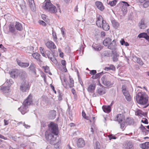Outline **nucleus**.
<instances>
[{
  "mask_svg": "<svg viewBox=\"0 0 149 149\" xmlns=\"http://www.w3.org/2000/svg\"><path fill=\"white\" fill-rule=\"evenodd\" d=\"M137 102L139 104L145 105L143 107L146 108L149 105L148 103V96L145 92H139L137 93L135 97Z\"/></svg>",
  "mask_w": 149,
  "mask_h": 149,
  "instance_id": "1",
  "label": "nucleus"
},
{
  "mask_svg": "<svg viewBox=\"0 0 149 149\" xmlns=\"http://www.w3.org/2000/svg\"><path fill=\"white\" fill-rule=\"evenodd\" d=\"M32 97V95H29L23 102L22 107L18 109L22 114L24 115L29 111L28 109V106L30 105L33 102Z\"/></svg>",
  "mask_w": 149,
  "mask_h": 149,
  "instance_id": "2",
  "label": "nucleus"
},
{
  "mask_svg": "<svg viewBox=\"0 0 149 149\" xmlns=\"http://www.w3.org/2000/svg\"><path fill=\"white\" fill-rule=\"evenodd\" d=\"M43 8L52 13H55L57 12L56 8L51 3L50 1L46 2L43 6Z\"/></svg>",
  "mask_w": 149,
  "mask_h": 149,
  "instance_id": "3",
  "label": "nucleus"
},
{
  "mask_svg": "<svg viewBox=\"0 0 149 149\" xmlns=\"http://www.w3.org/2000/svg\"><path fill=\"white\" fill-rule=\"evenodd\" d=\"M31 86L29 81L24 80L21 83L19 87L20 90L22 92H26L29 91Z\"/></svg>",
  "mask_w": 149,
  "mask_h": 149,
  "instance_id": "4",
  "label": "nucleus"
},
{
  "mask_svg": "<svg viewBox=\"0 0 149 149\" xmlns=\"http://www.w3.org/2000/svg\"><path fill=\"white\" fill-rule=\"evenodd\" d=\"M49 132L55 135H57L58 134V126L57 124L53 122H51L48 125Z\"/></svg>",
  "mask_w": 149,
  "mask_h": 149,
  "instance_id": "5",
  "label": "nucleus"
},
{
  "mask_svg": "<svg viewBox=\"0 0 149 149\" xmlns=\"http://www.w3.org/2000/svg\"><path fill=\"white\" fill-rule=\"evenodd\" d=\"M48 131H47L45 132V137L46 139L49 141L52 145H54L56 143V137H54V135Z\"/></svg>",
  "mask_w": 149,
  "mask_h": 149,
  "instance_id": "6",
  "label": "nucleus"
},
{
  "mask_svg": "<svg viewBox=\"0 0 149 149\" xmlns=\"http://www.w3.org/2000/svg\"><path fill=\"white\" fill-rule=\"evenodd\" d=\"M52 53L48 50H46L45 52L46 57L49 59L54 63L56 64L57 63V60L54 56V53L52 51Z\"/></svg>",
  "mask_w": 149,
  "mask_h": 149,
  "instance_id": "7",
  "label": "nucleus"
},
{
  "mask_svg": "<svg viewBox=\"0 0 149 149\" xmlns=\"http://www.w3.org/2000/svg\"><path fill=\"white\" fill-rule=\"evenodd\" d=\"M101 80L103 84L105 86L109 87L113 84V83L108 79L106 76H104L101 78Z\"/></svg>",
  "mask_w": 149,
  "mask_h": 149,
  "instance_id": "8",
  "label": "nucleus"
},
{
  "mask_svg": "<svg viewBox=\"0 0 149 149\" xmlns=\"http://www.w3.org/2000/svg\"><path fill=\"white\" fill-rule=\"evenodd\" d=\"M69 78L70 79L69 82H68L65 79L64 80L66 85V86L65 87V88L67 89L69 88H72L74 86V81L73 79L71 78L70 76H69Z\"/></svg>",
  "mask_w": 149,
  "mask_h": 149,
  "instance_id": "9",
  "label": "nucleus"
},
{
  "mask_svg": "<svg viewBox=\"0 0 149 149\" xmlns=\"http://www.w3.org/2000/svg\"><path fill=\"white\" fill-rule=\"evenodd\" d=\"M29 71L31 72L32 74L34 75V76L36 77H37L38 76L36 74V65L33 63H31L28 68Z\"/></svg>",
  "mask_w": 149,
  "mask_h": 149,
  "instance_id": "10",
  "label": "nucleus"
},
{
  "mask_svg": "<svg viewBox=\"0 0 149 149\" xmlns=\"http://www.w3.org/2000/svg\"><path fill=\"white\" fill-rule=\"evenodd\" d=\"M125 116L123 114H118L117 115L114 120L118 122V123H120L125 120Z\"/></svg>",
  "mask_w": 149,
  "mask_h": 149,
  "instance_id": "11",
  "label": "nucleus"
},
{
  "mask_svg": "<svg viewBox=\"0 0 149 149\" xmlns=\"http://www.w3.org/2000/svg\"><path fill=\"white\" fill-rule=\"evenodd\" d=\"M13 23H10L9 25V31L11 33L12 35H15L17 34V31Z\"/></svg>",
  "mask_w": 149,
  "mask_h": 149,
  "instance_id": "12",
  "label": "nucleus"
},
{
  "mask_svg": "<svg viewBox=\"0 0 149 149\" xmlns=\"http://www.w3.org/2000/svg\"><path fill=\"white\" fill-rule=\"evenodd\" d=\"M97 21L96 24L97 25L98 27L101 28V26L102 24V21H104L103 20L102 16L100 15H97L96 16Z\"/></svg>",
  "mask_w": 149,
  "mask_h": 149,
  "instance_id": "13",
  "label": "nucleus"
},
{
  "mask_svg": "<svg viewBox=\"0 0 149 149\" xmlns=\"http://www.w3.org/2000/svg\"><path fill=\"white\" fill-rule=\"evenodd\" d=\"M20 71L17 69H13L10 72V77L13 78H17L19 74Z\"/></svg>",
  "mask_w": 149,
  "mask_h": 149,
  "instance_id": "14",
  "label": "nucleus"
},
{
  "mask_svg": "<svg viewBox=\"0 0 149 149\" xmlns=\"http://www.w3.org/2000/svg\"><path fill=\"white\" fill-rule=\"evenodd\" d=\"M16 62L19 66L23 68H27L29 65V63L22 62L20 60L17 59H16Z\"/></svg>",
  "mask_w": 149,
  "mask_h": 149,
  "instance_id": "15",
  "label": "nucleus"
},
{
  "mask_svg": "<svg viewBox=\"0 0 149 149\" xmlns=\"http://www.w3.org/2000/svg\"><path fill=\"white\" fill-rule=\"evenodd\" d=\"M117 45L116 41L114 40L111 42L108 46V48L111 50H114L116 49Z\"/></svg>",
  "mask_w": 149,
  "mask_h": 149,
  "instance_id": "16",
  "label": "nucleus"
},
{
  "mask_svg": "<svg viewBox=\"0 0 149 149\" xmlns=\"http://www.w3.org/2000/svg\"><path fill=\"white\" fill-rule=\"evenodd\" d=\"M45 45L47 47L51 50L56 48V47L54 43L52 41L47 42L46 43Z\"/></svg>",
  "mask_w": 149,
  "mask_h": 149,
  "instance_id": "17",
  "label": "nucleus"
},
{
  "mask_svg": "<svg viewBox=\"0 0 149 149\" xmlns=\"http://www.w3.org/2000/svg\"><path fill=\"white\" fill-rule=\"evenodd\" d=\"M85 142L84 140L82 138H79L77 141V144L78 148H81L84 146Z\"/></svg>",
  "mask_w": 149,
  "mask_h": 149,
  "instance_id": "18",
  "label": "nucleus"
},
{
  "mask_svg": "<svg viewBox=\"0 0 149 149\" xmlns=\"http://www.w3.org/2000/svg\"><path fill=\"white\" fill-rule=\"evenodd\" d=\"M95 4L97 8L101 11H103L104 9V7L102 3L100 1H97Z\"/></svg>",
  "mask_w": 149,
  "mask_h": 149,
  "instance_id": "19",
  "label": "nucleus"
},
{
  "mask_svg": "<svg viewBox=\"0 0 149 149\" xmlns=\"http://www.w3.org/2000/svg\"><path fill=\"white\" fill-rule=\"evenodd\" d=\"M92 47L95 51H100L103 48V47L100 44L95 43H93Z\"/></svg>",
  "mask_w": 149,
  "mask_h": 149,
  "instance_id": "20",
  "label": "nucleus"
},
{
  "mask_svg": "<svg viewBox=\"0 0 149 149\" xmlns=\"http://www.w3.org/2000/svg\"><path fill=\"white\" fill-rule=\"evenodd\" d=\"M145 18L141 19V21L139 23V27L141 29H144L147 27L146 24L145 23Z\"/></svg>",
  "mask_w": 149,
  "mask_h": 149,
  "instance_id": "21",
  "label": "nucleus"
},
{
  "mask_svg": "<svg viewBox=\"0 0 149 149\" xmlns=\"http://www.w3.org/2000/svg\"><path fill=\"white\" fill-rule=\"evenodd\" d=\"M101 26V28L105 31H107L109 29L110 27L108 24L105 21H102Z\"/></svg>",
  "mask_w": 149,
  "mask_h": 149,
  "instance_id": "22",
  "label": "nucleus"
},
{
  "mask_svg": "<svg viewBox=\"0 0 149 149\" xmlns=\"http://www.w3.org/2000/svg\"><path fill=\"white\" fill-rule=\"evenodd\" d=\"M32 56L36 60L40 62H42V61L41 60V58L40 55L37 52L33 53L32 54Z\"/></svg>",
  "mask_w": 149,
  "mask_h": 149,
  "instance_id": "23",
  "label": "nucleus"
},
{
  "mask_svg": "<svg viewBox=\"0 0 149 149\" xmlns=\"http://www.w3.org/2000/svg\"><path fill=\"white\" fill-rule=\"evenodd\" d=\"M19 75L20 78L22 80L26 79L27 77V74L26 72L24 70H22L19 71Z\"/></svg>",
  "mask_w": 149,
  "mask_h": 149,
  "instance_id": "24",
  "label": "nucleus"
},
{
  "mask_svg": "<svg viewBox=\"0 0 149 149\" xmlns=\"http://www.w3.org/2000/svg\"><path fill=\"white\" fill-rule=\"evenodd\" d=\"M139 38H145L149 42V36L146 33H140L138 36Z\"/></svg>",
  "mask_w": 149,
  "mask_h": 149,
  "instance_id": "25",
  "label": "nucleus"
},
{
  "mask_svg": "<svg viewBox=\"0 0 149 149\" xmlns=\"http://www.w3.org/2000/svg\"><path fill=\"white\" fill-rule=\"evenodd\" d=\"M95 88V85L94 84H91L88 87L87 90L89 93H93Z\"/></svg>",
  "mask_w": 149,
  "mask_h": 149,
  "instance_id": "26",
  "label": "nucleus"
},
{
  "mask_svg": "<svg viewBox=\"0 0 149 149\" xmlns=\"http://www.w3.org/2000/svg\"><path fill=\"white\" fill-rule=\"evenodd\" d=\"M124 149H133V145L132 142H127L124 145Z\"/></svg>",
  "mask_w": 149,
  "mask_h": 149,
  "instance_id": "27",
  "label": "nucleus"
},
{
  "mask_svg": "<svg viewBox=\"0 0 149 149\" xmlns=\"http://www.w3.org/2000/svg\"><path fill=\"white\" fill-rule=\"evenodd\" d=\"M103 111L106 113H109L111 111V107L109 106L104 105L102 107Z\"/></svg>",
  "mask_w": 149,
  "mask_h": 149,
  "instance_id": "28",
  "label": "nucleus"
},
{
  "mask_svg": "<svg viewBox=\"0 0 149 149\" xmlns=\"http://www.w3.org/2000/svg\"><path fill=\"white\" fill-rule=\"evenodd\" d=\"M112 53L113 54V57L112 58L113 61L114 62L118 61V57L119 56V54L116 52L113 51H112Z\"/></svg>",
  "mask_w": 149,
  "mask_h": 149,
  "instance_id": "29",
  "label": "nucleus"
},
{
  "mask_svg": "<svg viewBox=\"0 0 149 149\" xmlns=\"http://www.w3.org/2000/svg\"><path fill=\"white\" fill-rule=\"evenodd\" d=\"M29 2L30 7L33 11H35L36 8L35 7V5L34 3V1L33 0H29Z\"/></svg>",
  "mask_w": 149,
  "mask_h": 149,
  "instance_id": "30",
  "label": "nucleus"
},
{
  "mask_svg": "<svg viewBox=\"0 0 149 149\" xmlns=\"http://www.w3.org/2000/svg\"><path fill=\"white\" fill-rule=\"evenodd\" d=\"M125 121L126 124L129 125H133L134 123L133 119L130 118H127Z\"/></svg>",
  "mask_w": 149,
  "mask_h": 149,
  "instance_id": "31",
  "label": "nucleus"
},
{
  "mask_svg": "<svg viewBox=\"0 0 149 149\" xmlns=\"http://www.w3.org/2000/svg\"><path fill=\"white\" fill-rule=\"evenodd\" d=\"M111 41V39L110 38H106L104 40L103 44L105 46H108Z\"/></svg>",
  "mask_w": 149,
  "mask_h": 149,
  "instance_id": "32",
  "label": "nucleus"
},
{
  "mask_svg": "<svg viewBox=\"0 0 149 149\" xmlns=\"http://www.w3.org/2000/svg\"><path fill=\"white\" fill-rule=\"evenodd\" d=\"M96 92L98 93L99 95H102L105 93V91L103 89L100 88L97 89Z\"/></svg>",
  "mask_w": 149,
  "mask_h": 149,
  "instance_id": "33",
  "label": "nucleus"
},
{
  "mask_svg": "<svg viewBox=\"0 0 149 149\" xmlns=\"http://www.w3.org/2000/svg\"><path fill=\"white\" fill-rule=\"evenodd\" d=\"M17 30L21 31L23 29L22 24L18 22H16L15 25Z\"/></svg>",
  "mask_w": 149,
  "mask_h": 149,
  "instance_id": "34",
  "label": "nucleus"
},
{
  "mask_svg": "<svg viewBox=\"0 0 149 149\" xmlns=\"http://www.w3.org/2000/svg\"><path fill=\"white\" fill-rule=\"evenodd\" d=\"M142 149H148L149 148V142H146L141 144L140 146Z\"/></svg>",
  "mask_w": 149,
  "mask_h": 149,
  "instance_id": "35",
  "label": "nucleus"
},
{
  "mask_svg": "<svg viewBox=\"0 0 149 149\" xmlns=\"http://www.w3.org/2000/svg\"><path fill=\"white\" fill-rule=\"evenodd\" d=\"M56 112L54 110H51L50 112L49 117L51 119H54L56 117Z\"/></svg>",
  "mask_w": 149,
  "mask_h": 149,
  "instance_id": "36",
  "label": "nucleus"
},
{
  "mask_svg": "<svg viewBox=\"0 0 149 149\" xmlns=\"http://www.w3.org/2000/svg\"><path fill=\"white\" fill-rule=\"evenodd\" d=\"M10 89L9 87L2 86L1 88V90L4 93H8Z\"/></svg>",
  "mask_w": 149,
  "mask_h": 149,
  "instance_id": "37",
  "label": "nucleus"
},
{
  "mask_svg": "<svg viewBox=\"0 0 149 149\" xmlns=\"http://www.w3.org/2000/svg\"><path fill=\"white\" fill-rule=\"evenodd\" d=\"M111 23L113 27L115 29H116L119 26V24L115 20L112 21Z\"/></svg>",
  "mask_w": 149,
  "mask_h": 149,
  "instance_id": "38",
  "label": "nucleus"
},
{
  "mask_svg": "<svg viewBox=\"0 0 149 149\" xmlns=\"http://www.w3.org/2000/svg\"><path fill=\"white\" fill-rule=\"evenodd\" d=\"M123 94L125 97V99L128 101L130 102L131 101V97L129 92H127V93H125L124 92Z\"/></svg>",
  "mask_w": 149,
  "mask_h": 149,
  "instance_id": "39",
  "label": "nucleus"
},
{
  "mask_svg": "<svg viewBox=\"0 0 149 149\" xmlns=\"http://www.w3.org/2000/svg\"><path fill=\"white\" fill-rule=\"evenodd\" d=\"M39 49L42 56L45 57H46V56L45 54V52L46 50H45L44 48L42 47H40L39 48Z\"/></svg>",
  "mask_w": 149,
  "mask_h": 149,
  "instance_id": "40",
  "label": "nucleus"
},
{
  "mask_svg": "<svg viewBox=\"0 0 149 149\" xmlns=\"http://www.w3.org/2000/svg\"><path fill=\"white\" fill-rule=\"evenodd\" d=\"M134 58H136V61L137 62L139 63L140 65H143L144 63L143 61L141 59V58L137 57L135 56L134 57Z\"/></svg>",
  "mask_w": 149,
  "mask_h": 149,
  "instance_id": "41",
  "label": "nucleus"
},
{
  "mask_svg": "<svg viewBox=\"0 0 149 149\" xmlns=\"http://www.w3.org/2000/svg\"><path fill=\"white\" fill-rule=\"evenodd\" d=\"M52 35L53 37L54 40L55 42L57 41V38L56 36V32L54 31L53 29L52 30Z\"/></svg>",
  "mask_w": 149,
  "mask_h": 149,
  "instance_id": "42",
  "label": "nucleus"
},
{
  "mask_svg": "<svg viewBox=\"0 0 149 149\" xmlns=\"http://www.w3.org/2000/svg\"><path fill=\"white\" fill-rule=\"evenodd\" d=\"M118 0H113L111 1H110L109 2L108 4L111 6H113L116 5Z\"/></svg>",
  "mask_w": 149,
  "mask_h": 149,
  "instance_id": "43",
  "label": "nucleus"
},
{
  "mask_svg": "<svg viewBox=\"0 0 149 149\" xmlns=\"http://www.w3.org/2000/svg\"><path fill=\"white\" fill-rule=\"evenodd\" d=\"M58 99L59 101H61L62 100V97H63V94L60 91L58 90Z\"/></svg>",
  "mask_w": 149,
  "mask_h": 149,
  "instance_id": "44",
  "label": "nucleus"
},
{
  "mask_svg": "<svg viewBox=\"0 0 149 149\" xmlns=\"http://www.w3.org/2000/svg\"><path fill=\"white\" fill-rule=\"evenodd\" d=\"M122 11L123 12V15H125L127 12V8L124 7V6H122Z\"/></svg>",
  "mask_w": 149,
  "mask_h": 149,
  "instance_id": "45",
  "label": "nucleus"
},
{
  "mask_svg": "<svg viewBox=\"0 0 149 149\" xmlns=\"http://www.w3.org/2000/svg\"><path fill=\"white\" fill-rule=\"evenodd\" d=\"M119 124H120V128L122 129L123 130H124V127L125 125V124L126 123V122L125 121H123L122 122H121L120 123H118Z\"/></svg>",
  "mask_w": 149,
  "mask_h": 149,
  "instance_id": "46",
  "label": "nucleus"
},
{
  "mask_svg": "<svg viewBox=\"0 0 149 149\" xmlns=\"http://www.w3.org/2000/svg\"><path fill=\"white\" fill-rule=\"evenodd\" d=\"M21 9L23 13H25L26 11V7L24 5H20Z\"/></svg>",
  "mask_w": 149,
  "mask_h": 149,
  "instance_id": "47",
  "label": "nucleus"
},
{
  "mask_svg": "<svg viewBox=\"0 0 149 149\" xmlns=\"http://www.w3.org/2000/svg\"><path fill=\"white\" fill-rule=\"evenodd\" d=\"M149 6V1L147 0L143 4V6L144 8L148 7Z\"/></svg>",
  "mask_w": 149,
  "mask_h": 149,
  "instance_id": "48",
  "label": "nucleus"
},
{
  "mask_svg": "<svg viewBox=\"0 0 149 149\" xmlns=\"http://www.w3.org/2000/svg\"><path fill=\"white\" fill-rule=\"evenodd\" d=\"M141 130L143 132V134L145 135L148 134V130H147L145 127Z\"/></svg>",
  "mask_w": 149,
  "mask_h": 149,
  "instance_id": "49",
  "label": "nucleus"
},
{
  "mask_svg": "<svg viewBox=\"0 0 149 149\" xmlns=\"http://www.w3.org/2000/svg\"><path fill=\"white\" fill-rule=\"evenodd\" d=\"M45 72L47 73H48L49 74H52L50 72L49 73V67L48 66H46L45 67Z\"/></svg>",
  "mask_w": 149,
  "mask_h": 149,
  "instance_id": "50",
  "label": "nucleus"
},
{
  "mask_svg": "<svg viewBox=\"0 0 149 149\" xmlns=\"http://www.w3.org/2000/svg\"><path fill=\"white\" fill-rule=\"evenodd\" d=\"M141 122L145 124H148V123L147 119L144 118H143L141 120Z\"/></svg>",
  "mask_w": 149,
  "mask_h": 149,
  "instance_id": "51",
  "label": "nucleus"
},
{
  "mask_svg": "<svg viewBox=\"0 0 149 149\" xmlns=\"http://www.w3.org/2000/svg\"><path fill=\"white\" fill-rule=\"evenodd\" d=\"M108 137L110 140H111L112 139H115L117 138V137H116L114 135L112 134L109 135L108 136Z\"/></svg>",
  "mask_w": 149,
  "mask_h": 149,
  "instance_id": "52",
  "label": "nucleus"
},
{
  "mask_svg": "<svg viewBox=\"0 0 149 149\" xmlns=\"http://www.w3.org/2000/svg\"><path fill=\"white\" fill-rule=\"evenodd\" d=\"M82 116L84 118L87 120L88 119V116H86V114L84 110L82 111Z\"/></svg>",
  "mask_w": 149,
  "mask_h": 149,
  "instance_id": "53",
  "label": "nucleus"
},
{
  "mask_svg": "<svg viewBox=\"0 0 149 149\" xmlns=\"http://www.w3.org/2000/svg\"><path fill=\"white\" fill-rule=\"evenodd\" d=\"M142 111L141 110L139 109L136 112V115L139 116H142Z\"/></svg>",
  "mask_w": 149,
  "mask_h": 149,
  "instance_id": "54",
  "label": "nucleus"
},
{
  "mask_svg": "<svg viewBox=\"0 0 149 149\" xmlns=\"http://www.w3.org/2000/svg\"><path fill=\"white\" fill-rule=\"evenodd\" d=\"M61 30L62 34L63 35V37H64L65 35V28L63 27H62L61 28Z\"/></svg>",
  "mask_w": 149,
  "mask_h": 149,
  "instance_id": "55",
  "label": "nucleus"
},
{
  "mask_svg": "<svg viewBox=\"0 0 149 149\" xmlns=\"http://www.w3.org/2000/svg\"><path fill=\"white\" fill-rule=\"evenodd\" d=\"M103 73V72H101L98 73L97 74H96L95 75V77H96L97 79L99 78L102 74Z\"/></svg>",
  "mask_w": 149,
  "mask_h": 149,
  "instance_id": "56",
  "label": "nucleus"
},
{
  "mask_svg": "<svg viewBox=\"0 0 149 149\" xmlns=\"http://www.w3.org/2000/svg\"><path fill=\"white\" fill-rule=\"evenodd\" d=\"M84 47L83 45H81L79 49L80 52H82L83 53L84 51Z\"/></svg>",
  "mask_w": 149,
  "mask_h": 149,
  "instance_id": "57",
  "label": "nucleus"
},
{
  "mask_svg": "<svg viewBox=\"0 0 149 149\" xmlns=\"http://www.w3.org/2000/svg\"><path fill=\"white\" fill-rule=\"evenodd\" d=\"M39 23L40 24L44 26H46V24L42 20H39Z\"/></svg>",
  "mask_w": 149,
  "mask_h": 149,
  "instance_id": "58",
  "label": "nucleus"
},
{
  "mask_svg": "<svg viewBox=\"0 0 149 149\" xmlns=\"http://www.w3.org/2000/svg\"><path fill=\"white\" fill-rule=\"evenodd\" d=\"M41 126L43 127H45L46 126L47 123L44 121H42L41 122Z\"/></svg>",
  "mask_w": 149,
  "mask_h": 149,
  "instance_id": "59",
  "label": "nucleus"
},
{
  "mask_svg": "<svg viewBox=\"0 0 149 149\" xmlns=\"http://www.w3.org/2000/svg\"><path fill=\"white\" fill-rule=\"evenodd\" d=\"M97 72L96 70H92L90 71V73L91 75H93L96 74Z\"/></svg>",
  "mask_w": 149,
  "mask_h": 149,
  "instance_id": "60",
  "label": "nucleus"
},
{
  "mask_svg": "<svg viewBox=\"0 0 149 149\" xmlns=\"http://www.w3.org/2000/svg\"><path fill=\"white\" fill-rule=\"evenodd\" d=\"M122 2L123 3L122 6H124V7L127 8V7H128L130 6V5L126 2L123 1Z\"/></svg>",
  "mask_w": 149,
  "mask_h": 149,
  "instance_id": "61",
  "label": "nucleus"
},
{
  "mask_svg": "<svg viewBox=\"0 0 149 149\" xmlns=\"http://www.w3.org/2000/svg\"><path fill=\"white\" fill-rule=\"evenodd\" d=\"M0 48H1L4 52L6 51V48L2 44H0Z\"/></svg>",
  "mask_w": 149,
  "mask_h": 149,
  "instance_id": "62",
  "label": "nucleus"
},
{
  "mask_svg": "<svg viewBox=\"0 0 149 149\" xmlns=\"http://www.w3.org/2000/svg\"><path fill=\"white\" fill-rule=\"evenodd\" d=\"M99 145V143L97 141H96L95 143V149H100L98 147V146Z\"/></svg>",
  "mask_w": 149,
  "mask_h": 149,
  "instance_id": "63",
  "label": "nucleus"
},
{
  "mask_svg": "<svg viewBox=\"0 0 149 149\" xmlns=\"http://www.w3.org/2000/svg\"><path fill=\"white\" fill-rule=\"evenodd\" d=\"M109 69L110 70H115V66L113 65H110L109 66Z\"/></svg>",
  "mask_w": 149,
  "mask_h": 149,
  "instance_id": "64",
  "label": "nucleus"
}]
</instances>
